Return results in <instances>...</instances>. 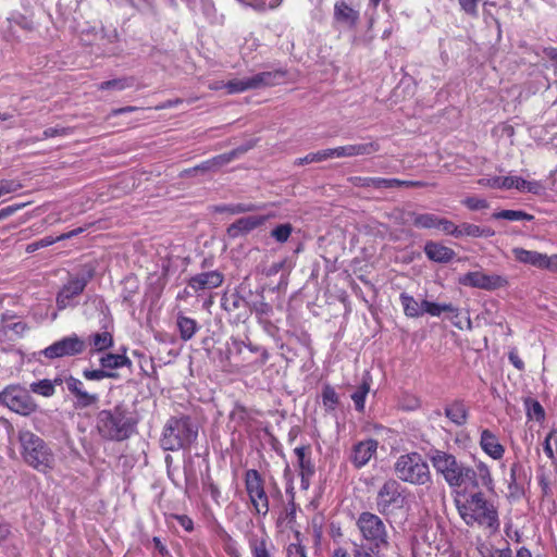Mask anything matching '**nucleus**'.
<instances>
[{"instance_id":"obj_1","label":"nucleus","mask_w":557,"mask_h":557,"mask_svg":"<svg viewBox=\"0 0 557 557\" xmlns=\"http://www.w3.org/2000/svg\"><path fill=\"white\" fill-rule=\"evenodd\" d=\"M430 460L436 473L442 475L447 485L457 491L478 490L485 487L494 490V480L488 465L478 460L474 467L459 461L453 454L443 450H434Z\"/></svg>"},{"instance_id":"obj_2","label":"nucleus","mask_w":557,"mask_h":557,"mask_svg":"<svg viewBox=\"0 0 557 557\" xmlns=\"http://www.w3.org/2000/svg\"><path fill=\"white\" fill-rule=\"evenodd\" d=\"M455 505L462 521L468 527H479L495 534L499 531L500 521L497 507L478 490L457 491Z\"/></svg>"},{"instance_id":"obj_3","label":"nucleus","mask_w":557,"mask_h":557,"mask_svg":"<svg viewBox=\"0 0 557 557\" xmlns=\"http://www.w3.org/2000/svg\"><path fill=\"white\" fill-rule=\"evenodd\" d=\"M137 421L132 412L122 405L113 409L98 412L96 428L99 435L108 441L121 442L127 440L135 431Z\"/></svg>"},{"instance_id":"obj_4","label":"nucleus","mask_w":557,"mask_h":557,"mask_svg":"<svg viewBox=\"0 0 557 557\" xmlns=\"http://www.w3.org/2000/svg\"><path fill=\"white\" fill-rule=\"evenodd\" d=\"M197 435L198 430L188 417L171 418L163 428L160 444L164 450L176 451L190 446Z\"/></svg>"},{"instance_id":"obj_5","label":"nucleus","mask_w":557,"mask_h":557,"mask_svg":"<svg viewBox=\"0 0 557 557\" xmlns=\"http://www.w3.org/2000/svg\"><path fill=\"white\" fill-rule=\"evenodd\" d=\"M18 440L24 460L40 472H48L54 466V456L45 442L30 431H21Z\"/></svg>"},{"instance_id":"obj_6","label":"nucleus","mask_w":557,"mask_h":557,"mask_svg":"<svg viewBox=\"0 0 557 557\" xmlns=\"http://www.w3.org/2000/svg\"><path fill=\"white\" fill-rule=\"evenodd\" d=\"M394 471L400 481L413 485H424L432 480L428 462L418 453L399 456L395 462Z\"/></svg>"},{"instance_id":"obj_7","label":"nucleus","mask_w":557,"mask_h":557,"mask_svg":"<svg viewBox=\"0 0 557 557\" xmlns=\"http://www.w3.org/2000/svg\"><path fill=\"white\" fill-rule=\"evenodd\" d=\"M245 488L257 515L265 517L270 510L269 497L261 474L249 469L245 473Z\"/></svg>"},{"instance_id":"obj_8","label":"nucleus","mask_w":557,"mask_h":557,"mask_svg":"<svg viewBox=\"0 0 557 557\" xmlns=\"http://www.w3.org/2000/svg\"><path fill=\"white\" fill-rule=\"evenodd\" d=\"M0 404L22 416H28L36 409L29 392L20 385L5 387L0 393Z\"/></svg>"},{"instance_id":"obj_9","label":"nucleus","mask_w":557,"mask_h":557,"mask_svg":"<svg viewBox=\"0 0 557 557\" xmlns=\"http://www.w3.org/2000/svg\"><path fill=\"white\" fill-rule=\"evenodd\" d=\"M94 272V267H87L84 273L69 278L57 296V306L60 310L75 304V298L84 292L86 285L92 278Z\"/></svg>"},{"instance_id":"obj_10","label":"nucleus","mask_w":557,"mask_h":557,"mask_svg":"<svg viewBox=\"0 0 557 557\" xmlns=\"http://www.w3.org/2000/svg\"><path fill=\"white\" fill-rule=\"evenodd\" d=\"M406 488L397 481H386L377 494V506L382 512L401 509L408 504Z\"/></svg>"},{"instance_id":"obj_11","label":"nucleus","mask_w":557,"mask_h":557,"mask_svg":"<svg viewBox=\"0 0 557 557\" xmlns=\"http://www.w3.org/2000/svg\"><path fill=\"white\" fill-rule=\"evenodd\" d=\"M460 285L480 288L484 290H495L508 285L507 277L499 274H486L482 271H471L458 278Z\"/></svg>"},{"instance_id":"obj_12","label":"nucleus","mask_w":557,"mask_h":557,"mask_svg":"<svg viewBox=\"0 0 557 557\" xmlns=\"http://www.w3.org/2000/svg\"><path fill=\"white\" fill-rule=\"evenodd\" d=\"M85 347V342L76 334H72L46 347L41 354L48 359L73 357L82 354Z\"/></svg>"},{"instance_id":"obj_13","label":"nucleus","mask_w":557,"mask_h":557,"mask_svg":"<svg viewBox=\"0 0 557 557\" xmlns=\"http://www.w3.org/2000/svg\"><path fill=\"white\" fill-rule=\"evenodd\" d=\"M358 527L363 537L379 546L385 540V527L382 520L370 512H363L358 519Z\"/></svg>"},{"instance_id":"obj_14","label":"nucleus","mask_w":557,"mask_h":557,"mask_svg":"<svg viewBox=\"0 0 557 557\" xmlns=\"http://www.w3.org/2000/svg\"><path fill=\"white\" fill-rule=\"evenodd\" d=\"M65 385L67 391L75 397V408H88L97 405V403L99 401L98 394L87 392L85 389L84 383L74 376L66 377Z\"/></svg>"},{"instance_id":"obj_15","label":"nucleus","mask_w":557,"mask_h":557,"mask_svg":"<svg viewBox=\"0 0 557 557\" xmlns=\"http://www.w3.org/2000/svg\"><path fill=\"white\" fill-rule=\"evenodd\" d=\"M271 218H274V214L249 215L240 218L227 227V235L232 238L247 235L248 233L263 225Z\"/></svg>"},{"instance_id":"obj_16","label":"nucleus","mask_w":557,"mask_h":557,"mask_svg":"<svg viewBox=\"0 0 557 557\" xmlns=\"http://www.w3.org/2000/svg\"><path fill=\"white\" fill-rule=\"evenodd\" d=\"M479 445L484 454L494 460H500L505 455V447L499 437L488 429L481 430Z\"/></svg>"},{"instance_id":"obj_17","label":"nucleus","mask_w":557,"mask_h":557,"mask_svg":"<svg viewBox=\"0 0 557 557\" xmlns=\"http://www.w3.org/2000/svg\"><path fill=\"white\" fill-rule=\"evenodd\" d=\"M223 283V275L218 271H208L196 274L188 280V287L196 294L202 290L213 289Z\"/></svg>"},{"instance_id":"obj_18","label":"nucleus","mask_w":557,"mask_h":557,"mask_svg":"<svg viewBox=\"0 0 557 557\" xmlns=\"http://www.w3.org/2000/svg\"><path fill=\"white\" fill-rule=\"evenodd\" d=\"M503 189H517L522 193L541 195L544 193V186L539 181H527L520 176H503Z\"/></svg>"},{"instance_id":"obj_19","label":"nucleus","mask_w":557,"mask_h":557,"mask_svg":"<svg viewBox=\"0 0 557 557\" xmlns=\"http://www.w3.org/2000/svg\"><path fill=\"white\" fill-rule=\"evenodd\" d=\"M294 453L297 457V463L299 468V473L301 476V485L304 488H308L310 479L314 474V465L310 458V447L300 446L294 449Z\"/></svg>"},{"instance_id":"obj_20","label":"nucleus","mask_w":557,"mask_h":557,"mask_svg":"<svg viewBox=\"0 0 557 557\" xmlns=\"http://www.w3.org/2000/svg\"><path fill=\"white\" fill-rule=\"evenodd\" d=\"M286 76V72L283 70L275 71H265L256 73L250 77V83L252 90L261 89L265 87H271L280 84L284 77Z\"/></svg>"},{"instance_id":"obj_21","label":"nucleus","mask_w":557,"mask_h":557,"mask_svg":"<svg viewBox=\"0 0 557 557\" xmlns=\"http://www.w3.org/2000/svg\"><path fill=\"white\" fill-rule=\"evenodd\" d=\"M344 156H346L345 147L329 148V149H323V150H320L317 152H310L302 158H298L295 161V164L304 165V164H309V163H313V162H322V161H325L329 159L341 158Z\"/></svg>"},{"instance_id":"obj_22","label":"nucleus","mask_w":557,"mask_h":557,"mask_svg":"<svg viewBox=\"0 0 557 557\" xmlns=\"http://www.w3.org/2000/svg\"><path fill=\"white\" fill-rule=\"evenodd\" d=\"M248 546L252 557H272L273 544L265 532H262L261 535H251Z\"/></svg>"},{"instance_id":"obj_23","label":"nucleus","mask_w":557,"mask_h":557,"mask_svg":"<svg viewBox=\"0 0 557 557\" xmlns=\"http://www.w3.org/2000/svg\"><path fill=\"white\" fill-rule=\"evenodd\" d=\"M424 252L430 260L438 263H447L456 256L451 248L434 242L425 244Z\"/></svg>"},{"instance_id":"obj_24","label":"nucleus","mask_w":557,"mask_h":557,"mask_svg":"<svg viewBox=\"0 0 557 557\" xmlns=\"http://www.w3.org/2000/svg\"><path fill=\"white\" fill-rule=\"evenodd\" d=\"M377 443L374 440L360 442L354 447V463L356 467L364 466L375 454Z\"/></svg>"},{"instance_id":"obj_25","label":"nucleus","mask_w":557,"mask_h":557,"mask_svg":"<svg viewBox=\"0 0 557 557\" xmlns=\"http://www.w3.org/2000/svg\"><path fill=\"white\" fill-rule=\"evenodd\" d=\"M372 383V377L368 371H364L362 373V376L360 379V383L357 386L356 391L350 394V398L354 400L355 408L358 411H363L364 409V400L367 395L370 392Z\"/></svg>"},{"instance_id":"obj_26","label":"nucleus","mask_w":557,"mask_h":557,"mask_svg":"<svg viewBox=\"0 0 557 557\" xmlns=\"http://www.w3.org/2000/svg\"><path fill=\"white\" fill-rule=\"evenodd\" d=\"M495 235V231L488 226H480L472 223H462L459 228L460 237L488 238Z\"/></svg>"},{"instance_id":"obj_27","label":"nucleus","mask_w":557,"mask_h":557,"mask_svg":"<svg viewBox=\"0 0 557 557\" xmlns=\"http://www.w3.org/2000/svg\"><path fill=\"white\" fill-rule=\"evenodd\" d=\"M399 300L404 309V313L408 318H419L423 315L422 301L418 302L413 296L401 293Z\"/></svg>"},{"instance_id":"obj_28","label":"nucleus","mask_w":557,"mask_h":557,"mask_svg":"<svg viewBox=\"0 0 557 557\" xmlns=\"http://www.w3.org/2000/svg\"><path fill=\"white\" fill-rule=\"evenodd\" d=\"M176 323L180 331V337L184 342L191 339L199 329L196 320L188 318L182 313L177 315Z\"/></svg>"},{"instance_id":"obj_29","label":"nucleus","mask_w":557,"mask_h":557,"mask_svg":"<svg viewBox=\"0 0 557 557\" xmlns=\"http://www.w3.org/2000/svg\"><path fill=\"white\" fill-rule=\"evenodd\" d=\"M512 253L517 261L530 264L535 268H542L543 253L534 250H527L524 248H515Z\"/></svg>"},{"instance_id":"obj_30","label":"nucleus","mask_w":557,"mask_h":557,"mask_svg":"<svg viewBox=\"0 0 557 557\" xmlns=\"http://www.w3.org/2000/svg\"><path fill=\"white\" fill-rule=\"evenodd\" d=\"M102 369L113 372L115 369L131 364V360L125 355L106 354L99 359Z\"/></svg>"},{"instance_id":"obj_31","label":"nucleus","mask_w":557,"mask_h":557,"mask_svg":"<svg viewBox=\"0 0 557 557\" xmlns=\"http://www.w3.org/2000/svg\"><path fill=\"white\" fill-rule=\"evenodd\" d=\"M243 8H249L257 13H264L281 5L283 0H235Z\"/></svg>"},{"instance_id":"obj_32","label":"nucleus","mask_w":557,"mask_h":557,"mask_svg":"<svg viewBox=\"0 0 557 557\" xmlns=\"http://www.w3.org/2000/svg\"><path fill=\"white\" fill-rule=\"evenodd\" d=\"M114 344L113 335L109 331L97 332L89 336V345L94 351H103Z\"/></svg>"},{"instance_id":"obj_33","label":"nucleus","mask_w":557,"mask_h":557,"mask_svg":"<svg viewBox=\"0 0 557 557\" xmlns=\"http://www.w3.org/2000/svg\"><path fill=\"white\" fill-rule=\"evenodd\" d=\"M445 416L456 425L467 422L468 411L461 401H455L445 408Z\"/></svg>"},{"instance_id":"obj_34","label":"nucleus","mask_w":557,"mask_h":557,"mask_svg":"<svg viewBox=\"0 0 557 557\" xmlns=\"http://www.w3.org/2000/svg\"><path fill=\"white\" fill-rule=\"evenodd\" d=\"M412 224L418 228H437L440 216L433 213H410Z\"/></svg>"},{"instance_id":"obj_35","label":"nucleus","mask_w":557,"mask_h":557,"mask_svg":"<svg viewBox=\"0 0 557 557\" xmlns=\"http://www.w3.org/2000/svg\"><path fill=\"white\" fill-rule=\"evenodd\" d=\"M423 314L440 317L443 312L458 313V309L451 304H437L429 300H422Z\"/></svg>"},{"instance_id":"obj_36","label":"nucleus","mask_w":557,"mask_h":557,"mask_svg":"<svg viewBox=\"0 0 557 557\" xmlns=\"http://www.w3.org/2000/svg\"><path fill=\"white\" fill-rule=\"evenodd\" d=\"M524 407L528 419L535 420L537 422H543L545 420V410L539 400L530 397L525 398Z\"/></svg>"},{"instance_id":"obj_37","label":"nucleus","mask_w":557,"mask_h":557,"mask_svg":"<svg viewBox=\"0 0 557 557\" xmlns=\"http://www.w3.org/2000/svg\"><path fill=\"white\" fill-rule=\"evenodd\" d=\"M380 145L376 140H366L359 144L350 145V157L352 156H369L377 152Z\"/></svg>"},{"instance_id":"obj_38","label":"nucleus","mask_w":557,"mask_h":557,"mask_svg":"<svg viewBox=\"0 0 557 557\" xmlns=\"http://www.w3.org/2000/svg\"><path fill=\"white\" fill-rule=\"evenodd\" d=\"M495 220H507V221H532L533 215L521 211V210H500L494 212L492 215Z\"/></svg>"},{"instance_id":"obj_39","label":"nucleus","mask_w":557,"mask_h":557,"mask_svg":"<svg viewBox=\"0 0 557 557\" xmlns=\"http://www.w3.org/2000/svg\"><path fill=\"white\" fill-rule=\"evenodd\" d=\"M225 89L228 95L252 90L250 77L233 78L226 82Z\"/></svg>"},{"instance_id":"obj_40","label":"nucleus","mask_w":557,"mask_h":557,"mask_svg":"<svg viewBox=\"0 0 557 557\" xmlns=\"http://www.w3.org/2000/svg\"><path fill=\"white\" fill-rule=\"evenodd\" d=\"M260 209V206L252 203V202H239V203H232V205H224L221 207H218L219 212H226L231 214H240L245 212H251Z\"/></svg>"},{"instance_id":"obj_41","label":"nucleus","mask_w":557,"mask_h":557,"mask_svg":"<svg viewBox=\"0 0 557 557\" xmlns=\"http://www.w3.org/2000/svg\"><path fill=\"white\" fill-rule=\"evenodd\" d=\"M133 79L127 77L114 78L111 81L102 82L98 85L100 90H116L121 91L133 86Z\"/></svg>"},{"instance_id":"obj_42","label":"nucleus","mask_w":557,"mask_h":557,"mask_svg":"<svg viewBox=\"0 0 557 557\" xmlns=\"http://www.w3.org/2000/svg\"><path fill=\"white\" fill-rule=\"evenodd\" d=\"M300 532L295 531V542L289 543L286 548L287 557H307L306 548L300 539Z\"/></svg>"},{"instance_id":"obj_43","label":"nucleus","mask_w":557,"mask_h":557,"mask_svg":"<svg viewBox=\"0 0 557 557\" xmlns=\"http://www.w3.org/2000/svg\"><path fill=\"white\" fill-rule=\"evenodd\" d=\"M30 391L45 397L54 394V385L50 380H41L30 384Z\"/></svg>"},{"instance_id":"obj_44","label":"nucleus","mask_w":557,"mask_h":557,"mask_svg":"<svg viewBox=\"0 0 557 557\" xmlns=\"http://www.w3.org/2000/svg\"><path fill=\"white\" fill-rule=\"evenodd\" d=\"M322 403L326 410H334L338 405V395L331 386H325L322 392Z\"/></svg>"},{"instance_id":"obj_45","label":"nucleus","mask_w":557,"mask_h":557,"mask_svg":"<svg viewBox=\"0 0 557 557\" xmlns=\"http://www.w3.org/2000/svg\"><path fill=\"white\" fill-rule=\"evenodd\" d=\"M293 232V226L289 223L280 224L271 231V237L277 243H286Z\"/></svg>"},{"instance_id":"obj_46","label":"nucleus","mask_w":557,"mask_h":557,"mask_svg":"<svg viewBox=\"0 0 557 557\" xmlns=\"http://www.w3.org/2000/svg\"><path fill=\"white\" fill-rule=\"evenodd\" d=\"M83 376L88 381H101L103 379H114L116 374L101 368L96 370L86 369L83 371Z\"/></svg>"},{"instance_id":"obj_47","label":"nucleus","mask_w":557,"mask_h":557,"mask_svg":"<svg viewBox=\"0 0 557 557\" xmlns=\"http://www.w3.org/2000/svg\"><path fill=\"white\" fill-rule=\"evenodd\" d=\"M437 228L441 230L446 235L459 238L460 225H456L454 222L447 219L440 218Z\"/></svg>"},{"instance_id":"obj_48","label":"nucleus","mask_w":557,"mask_h":557,"mask_svg":"<svg viewBox=\"0 0 557 557\" xmlns=\"http://www.w3.org/2000/svg\"><path fill=\"white\" fill-rule=\"evenodd\" d=\"M334 17L337 23L346 24L348 22V4L345 0H339L335 3Z\"/></svg>"},{"instance_id":"obj_49","label":"nucleus","mask_w":557,"mask_h":557,"mask_svg":"<svg viewBox=\"0 0 557 557\" xmlns=\"http://www.w3.org/2000/svg\"><path fill=\"white\" fill-rule=\"evenodd\" d=\"M462 203L472 211L488 208L487 200L479 197H467L462 200Z\"/></svg>"},{"instance_id":"obj_50","label":"nucleus","mask_w":557,"mask_h":557,"mask_svg":"<svg viewBox=\"0 0 557 557\" xmlns=\"http://www.w3.org/2000/svg\"><path fill=\"white\" fill-rule=\"evenodd\" d=\"M59 242V239H57V237H53V236H46L37 242H34V243H30L27 245V248H26V251L27 252H34L40 248H45V247H48V246H51L52 244Z\"/></svg>"},{"instance_id":"obj_51","label":"nucleus","mask_w":557,"mask_h":557,"mask_svg":"<svg viewBox=\"0 0 557 557\" xmlns=\"http://www.w3.org/2000/svg\"><path fill=\"white\" fill-rule=\"evenodd\" d=\"M557 433V430L553 429L549 431V433L546 435L544 442H543V450L545 455L553 461H556V456L552 447V441L555 438V434Z\"/></svg>"},{"instance_id":"obj_52","label":"nucleus","mask_w":557,"mask_h":557,"mask_svg":"<svg viewBox=\"0 0 557 557\" xmlns=\"http://www.w3.org/2000/svg\"><path fill=\"white\" fill-rule=\"evenodd\" d=\"M69 134H71V131L70 128H66V127H49V128H46L42 133V137L41 138H38L37 140H42V139H48V138H52V137H58V136H67Z\"/></svg>"},{"instance_id":"obj_53","label":"nucleus","mask_w":557,"mask_h":557,"mask_svg":"<svg viewBox=\"0 0 557 557\" xmlns=\"http://www.w3.org/2000/svg\"><path fill=\"white\" fill-rule=\"evenodd\" d=\"M541 270L557 271V253L552 256L543 253Z\"/></svg>"},{"instance_id":"obj_54","label":"nucleus","mask_w":557,"mask_h":557,"mask_svg":"<svg viewBox=\"0 0 557 557\" xmlns=\"http://www.w3.org/2000/svg\"><path fill=\"white\" fill-rule=\"evenodd\" d=\"M201 9L208 20L212 21L215 18L216 9L213 0H201Z\"/></svg>"},{"instance_id":"obj_55","label":"nucleus","mask_w":557,"mask_h":557,"mask_svg":"<svg viewBox=\"0 0 557 557\" xmlns=\"http://www.w3.org/2000/svg\"><path fill=\"white\" fill-rule=\"evenodd\" d=\"M480 185L488 186L491 188L503 189V176H492L481 178L479 181Z\"/></svg>"},{"instance_id":"obj_56","label":"nucleus","mask_w":557,"mask_h":557,"mask_svg":"<svg viewBox=\"0 0 557 557\" xmlns=\"http://www.w3.org/2000/svg\"><path fill=\"white\" fill-rule=\"evenodd\" d=\"M173 519H175L186 532L194 530V521L190 517L186 515H174Z\"/></svg>"},{"instance_id":"obj_57","label":"nucleus","mask_w":557,"mask_h":557,"mask_svg":"<svg viewBox=\"0 0 557 557\" xmlns=\"http://www.w3.org/2000/svg\"><path fill=\"white\" fill-rule=\"evenodd\" d=\"M400 186L421 187V186H424V183L419 182V181H400L397 178H389V188L400 187Z\"/></svg>"},{"instance_id":"obj_58","label":"nucleus","mask_w":557,"mask_h":557,"mask_svg":"<svg viewBox=\"0 0 557 557\" xmlns=\"http://www.w3.org/2000/svg\"><path fill=\"white\" fill-rule=\"evenodd\" d=\"M18 189V185L13 181L1 180L0 181V198L4 195L14 193Z\"/></svg>"},{"instance_id":"obj_59","label":"nucleus","mask_w":557,"mask_h":557,"mask_svg":"<svg viewBox=\"0 0 557 557\" xmlns=\"http://www.w3.org/2000/svg\"><path fill=\"white\" fill-rule=\"evenodd\" d=\"M519 469H520V465L517 462L510 467V475L508 479V488L510 490L511 493H515L518 490L517 488V472Z\"/></svg>"},{"instance_id":"obj_60","label":"nucleus","mask_w":557,"mask_h":557,"mask_svg":"<svg viewBox=\"0 0 557 557\" xmlns=\"http://www.w3.org/2000/svg\"><path fill=\"white\" fill-rule=\"evenodd\" d=\"M366 180L368 186H373L374 188H389V178L369 177Z\"/></svg>"},{"instance_id":"obj_61","label":"nucleus","mask_w":557,"mask_h":557,"mask_svg":"<svg viewBox=\"0 0 557 557\" xmlns=\"http://www.w3.org/2000/svg\"><path fill=\"white\" fill-rule=\"evenodd\" d=\"M401 406L406 410H416L420 407V400L414 396H408Z\"/></svg>"},{"instance_id":"obj_62","label":"nucleus","mask_w":557,"mask_h":557,"mask_svg":"<svg viewBox=\"0 0 557 557\" xmlns=\"http://www.w3.org/2000/svg\"><path fill=\"white\" fill-rule=\"evenodd\" d=\"M508 359L516 369H518V370L524 369V362L520 359V357L515 351L509 352Z\"/></svg>"},{"instance_id":"obj_63","label":"nucleus","mask_w":557,"mask_h":557,"mask_svg":"<svg viewBox=\"0 0 557 557\" xmlns=\"http://www.w3.org/2000/svg\"><path fill=\"white\" fill-rule=\"evenodd\" d=\"M207 491H208V493H209L210 497H211V498H212L216 504H219V499H220V497H221V492H220L219 487H218L215 484L210 483V484L208 485V487H207Z\"/></svg>"},{"instance_id":"obj_64","label":"nucleus","mask_w":557,"mask_h":557,"mask_svg":"<svg viewBox=\"0 0 557 557\" xmlns=\"http://www.w3.org/2000/svg\"><path fill=\"white\" fill-rule=\"evenodd\" d=\"M20 208H21L20 206H9V207H5V208H2L0 210V220L9 218L14 212H16Z\"/></svg>"}]
</instances>
